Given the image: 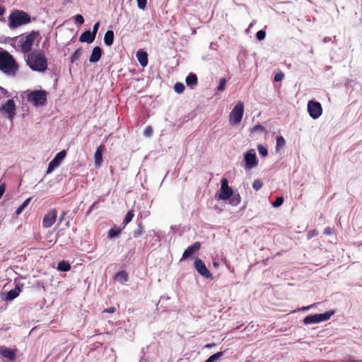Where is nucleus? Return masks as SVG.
Returning a JSON list of instances; mask_svg holds the SVG:
<instances>
[{"label":"nucleus","mask_w":362,"mask_h":362,"mask_svg":"<svg viewBox=\"0 0 362 362\" xmlns=\"http://www.w3.org/2000/svg\"><path fill=\"white\" fill-rule=\"evenodd\" d=\"M136 58L140 65L145 67L148 64V54L144 51H138L136 53Z\"/></svg>","instance_id":"obj_23"},{"label":"nucleus","mask_w":362,"mask_h":362,"mask_svg":"<svg viewBox=\"0 0 362 362\" xmlns=\"http://www.w3.org/2000/svg\"><path fill=\"white\" fill-rule=\"evenodd\" d=\"M255 36L259 41L264 40L266 37V32L264 30H260L257 32Z\"/></svg>","instance_id":"obj_41"},{"label":"nucleus","mask_w":362,"mask_h":362,"mask_svg":"<svg viewBox=\"0 0 362 362\" xmlns=\"http://www.w3.org/2000/svg\"><path fill=\"white\" fill-rule=\"evenodd\" d=\"M284 78V74L282 71L278 72L274 75V80L276 82L281 81Z\"/></svg>","instance_id":"obj_45"},{"label":"nucleus","mask_w":362,"mask_h":362,"mask_svg":"<svg viewBox=\"0 0 362 362\" xmlns=\"http://www.w3.org/2000/svg\"><path fill=\"white\" fill-rule=\"evenodd\" d=\"M114 279L119 283L124 284L129 280L128 273L125 270H121L115 274Z\"/></svg>","instance_id":"obj_21"},{"label":"nucleus","mask_w":362,"mask_h":362,"mask_svg":"<svg viewBox=\"0 0 362 362\" xmlns=\"http://www.w3.org/2000/svg\"><path fill=\"white\" fill-rule=\"evenodd\" d=\"M14 284H15L14 289L16 291H18V293L20 294V293L22 291V289H23V288L24 286V284L18 281L17 279L14 280Z\"/></svg>","instance_id":"obj_40"},{"label":"nucleus","mask_w":362,"mask_h":362,"mask_svg":"<svg viewBox=\"0 0 362 362\" xmlns=\"http://www.w3.org/2000/svg\"><path fill=\"white\" fill-rule=\"evenodd\" d=\"M257 150H258L259 153L261 156H262L263 157H265L268 155L267 148L262 144H259L257 146Z\"/></svg>","instance_id":"obj_35"},{"label":"nucleus","mask_w":362,"mask_h":362,"mask_svg":"<svg viewBox=\"0 0 362 362\" xmlns=\"http://www.w3.org/2000/svg\"><path fill=\"white\" fill-rule=\"evenodd\" d=\"M286 144V141L282 136H279L276 137V151L278 152L281 148H282Z\"/></svg>","instance_id":"obj_32"},{"label":"nucleus","mask_w":362,"mask_h":362,"mask_svg":"<svg viewBox=\"0 0 362 362\" xmlns=\"http://www.w3.org/2000/svg\"><path fill=\"white\" fill-rule=\"evenodd\" d=\"M334 313V310H330L323 313L308 315L303 318V322L305 325L317 324L325 322L329 320Z\"/></svg>","instance_id":"obj_5"},{"label":"nucleus","mask_w":362,"mask_h":362,"mask_svg":"<svg viewBox=\"0 0 362 362\" xmlns=\"http://www.w3.org/2000/svg\"><path fill=\"white\" fill-rule=\"evenodd\" d=\"M134 216V214L133 210L128 211V212L125 215V217L122 222V225H123L122 228H124L128 223H129L132 221Z\"/></svg>","instance_id":"obj_28"},{"label":"nucleus","mask_w":362,"mask_h":362,"mask_svg":"<svg viewBox=\"0 0 362 362\" xmlns=\"http://www.w3.org/2000/svg\"><path fill=\"white\" fill-rule=\"evenodd\" d=\"M256 23V21L253 20L249 25L247 29L246 30L247 32L249 31V30L254 26V25Z\"/></svg>","instance_id":"obj_57"},{"label":"nucleus","mask_w":362,"mask_h":362,"mask_svg":"<svg viewBox=\"0 0 362 362\" xmlns=\"http://www.w3.org/2000/svg\"><path fill=\"white\" fill-rule=\"evenodd\" d=\"M18 68L13 56L0 47V71L7 76L14 77Z\"/></svg>","instance_id":"obj_1"},{"label":"nucleus","mask_w":362,"mask_h":362,"mask_svg":"<svg viewBox=\"0 0 362 362\" xmlns=\"http://www.w3.org/2000/svg\"><path fill=\"white\" fill-rule=\"evenodd\" d=\"M234 191L231 187L228 185V181L226 178L223 177L221 180V188L218 194V199L228 201L233 196Z\"/></svg>","instance_id":"obj_11"},{"label":"nucleus","mask_w":362,"mask_h":362,"mask_svg":"<svg viewBox=\"0 0 362 362\" xmlns=\"http://www.w3.org/2000/svg\"><path fill=\"white\" fill-rule=\"evenodd\" d=\"M284 203V197H277L275 201H274L272 204V206L274 208H278L281 206Z\"/></svg>","instance_id":"obj_38"},{"label":"nucleus","mask_w":362,"mask_h":362,"mask_svg":"<svg viewBox=\"0 0 362 362\" xmlns=\"http://www.w3.org/2000/svg\"><path fill=\"white\" fill-rule=\"evenodd\" d=\"M116 309L115 307H110L103 310V313H114L115 312Z\"/></svg>","instance_id":"obj_52"},{"label":"nucleus","mask_w":362,"mask_h":362,"mask_svg":"<svg viewBox=\"0 0 362 362\" xmlns=\"http://www.w3.org/2000/svg\"><path fill=\"white\" fill-rule=\"evenodd\" d=\"M185 83L187 86L191 89L194 88V87L197 86L198 83V78L197 75L192 72L189 73L185 78Z\"/></svg>","instance_id":"obj_19"},{"label":"nucleus","mask_w":362,"mask_h":362,"mask_svg":"<svg viewBox=\"0 0 362 362\" xmlns=\"http://www.w3.org/2000/svg\"><path fill=\"white\" fill-rule=\"evenodd\" d=\"M201 247V243L199 242H195L192 245L187 247V249L185 250L182 259H187L189 257L194 255Z\"/></svg>","instance_id":"obj_15"},{"label":"nucleus","mask_w":362,"mask_h":362,"mask_svg":"<svg viewBox=\"0 0 362 362\" xmlns=\"http://www.w3.org/2000/svg\"><path fill=\"white\" fill-rule=\"evenodd\" d=\"M5 11H6L5 8L3 6L0 5V16L4 15V13H5Z\"/></svg>","instance_id":"obj_59"},{"label":"nucleus","mask_w":362,"mask_h":362,"mask_svg":"<svg viewBox=\"0 0 362 362\" xmlns=\"http://www.w3.org/2000/svg\"><path fill=\"white\" fill-rule=\"evenodd\" d=\"M19 296L18 291L14 288L2 293V299L5 301H11Z\"/></svg>","instance_id":"obj_22"},{"label":"nucleus","mask_w":362,"mask_h":362,"mask_svg":"<svg viewBox=\"0 0 362 362\" xmlns=\"http://www.w3.org/2000/svg\"><path fill=\"white\" fill-rule=\"evenodd\" d=\"M0 95H1V98L2 97H4V98H10L11 97L10 93L6 88H4V87H2L1 86H0Z\"/></svg>","instance_id":"obj_43"},{"label":"nucleus","mask_w":362,"mask_h":362,"mask_svg":"<svg viewBox=\"0 0 362 362\" xmlns=\"http://www.w3.org/2000/svg\"><path fill=\"white\" fill-rule=\"evenodd\" d=\"M211 344H207V345L206 346V347H208V348H209V347H211Z\"/></svg>","instance_id":"obj_63"},{"label":"nucleus","mask_w":362,"mask_h":362,"mask_svg":"<svg viewBox=\"0 0 362 362\" xmlns=\"http://www.w3.org/2000/svg\"><path fill=\"white\" fill-rule=\"evenodd\" d=\"M82 54V48L79 47L76 49L72 55L70 57V62L71 64L74 63L76 60H78Z\"/></svg>","instance_id":"obj_31"},{"label":"nucleus","mask_w":362,"mask_h":362,"mask_svg":"<svg viewBox=\"0 0 362 362\" xmlns=\"http://www.w3.org/2000/svg\"><path fill=\"white\" fill-rule=\"evenodd\" d=\"M185 89V85L182 83L177 82L174 86V90L177 93H182Z\"/></svg>","instance_id":"obj_34"},{"label":"nucleus","mask_w":362,"mask_h":362,"mask_svg":"<svg viewBox=\"0 0 362 362\" xmlns=\"http://www.w3.org/2000/svg\"><path fill=\"white\" fill-rule=\"evenodd\" d=\"M114 38H115V34H114L113 30H107L106 33H105V36H104L105 44L108 47L112 46L114 42Z\"/></svg>","instance_id":"obj_24"},{"label":"nucleus","mask_w":362,"mask_h":362,"mask_svg":"<svg viewBox=\"0 0 362 362\" xmlns=\"http://www.w3.org/2000/svg\"><path fill=\"white\" fill-rule=\"evenodd\" d=\"M215 46H216V43L211 42V43L210 44L209 48H210L211 49H216V48H215Z\"/></svg>","instance_id":"obj_60"},{"label":"nucleus","mask_w":362,"mask_h":362,"mask_svg":"<svg viewBox=\"0 0 362 362\" xmlns=\"http://www.w3.org/2000/svg\"><path fill=\"white\" fill-rule=\"evenodd\" d=\"M0 354L10 361H14L16 358L15 351L6 346H0Z\"/></svg>","instance_id":"obj_17"},{"label":"nucleus","mask_w":362,"mask_h":362,"mask_svg":"<svg viewBox=\"0 0 362 362\" xmlns=\"http://www.w3.org/2000/svg\"><path fill=\"white\" fill-rule=\"evenodd\" d=\"M74 19L76 23L82 25L84 23V18L81 14H76L74 16Z\"/></svg>","instance_id":"obj_42"},{"label":"nucleus","mask_w":362,"mask_h":362,"mask_svg":"<svg viewBox=\"0 0 362 362\" xmlns=\"http://www.w3.org/2000/svg\"><path fill=\"white\" fill-rule=\"evenodd\" d=\"M100 27V21H97L93 26L92 33L96 36Z\"/></svg>","instance_id":"obj_48"},{"label":"nucleus","mask_w":362,"mask_h":362,"mask_svg":"<svg viewBox=\"0 0 362 362\" xmlns=\"http://www.w3.org/2000/svg\"><path fill=\"white\" fill-rule=\"evenodd\" d=\"M322 41L324 43H327V42L332 41V37H324Z\"/></svg>","instance_id":"obj_58"},{"label":"nucleus","mask_w":362,"mask_h":362,"mask_svg":"<svg viewBox=\"0 0 362 362\" xmlns=\"http://www.w3.org/2000/svg\"><path fill=\"white\" fill-rule=\"evenodd\" d=\"M310 54H313V53H314V51H313V48H311V49H310Z\"/></svg>","instance_id":"obj_62"},{"label":"nucleus","mask_w":362,"mask_h":362,"mask_svg":"<svg viewBox=\"0 0 362 362\" xmlns=\"http://www.w3.org/2000/svg\"><path fill=\"white\" fill-rule=\"evenodd\" d=\"M317 235V233L315 230H313L308 232V238L310 239Z\"/></svg>","instance_id":"obj_50"},{"label":"nucleus","mask_w":362,"mask_h":362,"mask_svg":"<svg viewBox=\"0 0 362 362\" xmlns=\"http://www.w3.org/2000/svg\"><path fill=\"white\" fill-rule=\"evenodd\" d=\"M32 199V197H28L27 198L18 208L16 210V215H19L21 214L23 210L25 209V207L28 206V205L29 204V203L30 202Z\"/></svg>","instance_id":"obj_30"},{"label":"nucleus","mask_w":362,"mask_h":362,"mask_svg":"<svg viewBox=\"0 0 362 362\" xmlns=\"http://www.w3.org/2000/svg\"><path fill=\"white\" fill-rule=\"evenodd\" d=\"M332 231H333L332 228L327 227V228H325L324 233L325 235H330L332 234Z\"/></svg>","instance_id":"obj_53"},{"label":"nucleus","mask_w":362,"mask_h":362,"mask_svg":"<svg viewBox=\"0 0 362 362\" xmlns=\"http://www.w3.org/2000/svg\"><path fill=\"white\" fill-rule=\"evenodd\" d=\"M263 186V182L259 179H256L252 183V187L255 190H259Z\"/></svg>","instance_id":"obj_37"},{"label":"nucleus","mask_w":362,"mask_h":362,"mask_svg":"<svg viewBox=\"0 0 362 362\" xmlns=\"http://www.w3.org/2000/svg\"><path fill=\"white\" fill-rule=\"evenodd\" d=\"M25 62L33 71L42 73L47 69V59L41 51L34 50L28 53Z\"/></svg>","instance_id":"obj_2"},{"label":"nucleus","mask_w":362,"mask_h":362,"mask_svg":"<svg viewBox=\"0 0 362 362\" xmlns=\"http://www.w3.org/2000/svg\"><path fill=\"white\" fill-rule=\"evenodd\" d=\"M244 114V103L239 101L230 113L229 121L233 125H237L242 121Z\"/></svg>","instance_id":"obj_6"},{"label":"nucleus","mask_w":362,"mask_h":362,"mask_svg":"<svg viewBox=\"0 0 362 362\" xmlns=\"http://www.w3.org/2000/svg\"><path fill=\"white\" fill-rule=\"evenodd\" d=\"M57 217V209H52L44 216L42 219V226L45 228H50L56 221Z\"/></svg>","instance_id":"obj_14"},{"label":"nucleus","mask_w":362,"mask_h":362,"mask_svg":"<svg viewBox=\"0 0 362 362\" xmlns=\"http://www.w3.org/2000/svg\"><path fill=\"white\" fill-rule=\"evenodd\" d=\"M223 356V352L218 351L210 356L204 362H215Z\"/></svg>","instance_id":"obj_33"},{"label":"nucleus","mask_w":362,"mask_h":362,"mask_svg":"<svg viewBox=\"0 0 362 362\" xmlns=\"http://www.w3.org/2000/svg\"><path fill=\"white\" fill-rule=\"evenodd\" d=\"M307 110L313 119H318L323 112L321 103L315 100H310L308 102Z\"/></svg>","instance_id":"obj_9"},{"label":"nucleus","mask_w":362,"mask_h":362,"mask_svg":"<svg viewBox=\"0 0 362 362\" xmlns=\"http://www.w3.org/2000/svg\"><path fill=\"white\" fill-rule=\"evenodd\" d=\"M31 22L30 15L21 10H13L8 16V25L11 29L17 28Z\"/></svg>","instance_id":"obj_3"},{"label":"nucleus","mask_w":362,"mask_h":362,"mask_svg":"<svg viewBox=\"0 0 362 362\" xmlns=\"http://www.w3.org/2000/svg\"><path fill=\"white\" fill-rule=\"evenodd\" d=\"M226 78L225 77H223L221 78H220L219 80V83H218V86L217 87V90L218 91H223L225 88H226Z\"/></svg>","instance_id":"obj_36"},{"label":"nucleus","mask_w":362,"mask_h":362,"mask_svg":"<svg viewBox=\"0 0 362 362\" xmlns=\"http://www.w3.org/2000/svg\"><path fill=\"white\" fill-rule=\"evenodd\" d=\"M213 267L214 268H218L219 267V264L218 262L216 261H213Z\"/></svg>","instance_id":"obj_61"},{"label":"nucleus","mask_w":362,"mask_h":362,"mask_svg":"<svg viewBox=\"0 0 362 362\" xmlns=\"http://www.w3.org/2000/svg\"><path fill=\"white\" fill-rule=\"evenodd\" d=\"M98 202H99V201L98 200V201L95 202L93 204H92L89 206V208H88V209L87 213H88H88H90V211L94 209L95 206Z\"/></svg>","instance_id":"obj_55"},{"label":"nucleus","mask_w":362,"mask_h":362,"mask_svg":"<svg viewBox=\"0 0 362 362\" xmlns=\"http://www.w3.org/2000/svg\"><path fill=\"white\" fill-rule=\"evenodd\" d=\"M136 1L139 9L144 10L146 8L147 0H136Z\"/></svg>","instance_id":"obj_44"},{"label":"nucleus","mask_w":362,"mask_h":362,"mask_svg":"<svg viewBox=\"0 0 362 362\" xmlns=\"http://www.w3.org/2000/svg\"><path fill=\"white\" fill-rule=\"evenodd\" d=\"M265 131V129L264 127L261 125V124H257L255 125L252 129V132H264Z\"/></svg>","instance_id":"obj_47"},{"label":"nucleus","mask_w":362,"mask_h":362,"mask_svg":"<svg viewBox=\"0 0 362 362\" xmlns=\"http://www.w3.org/2000/svg\"><path fill=\"white\" fill-rule=\"evenodd\" d=\"M153 134V129L151 126H147L144 132V134L145 136L149 137Z\"/></svg>","instance_id":"obj_46"},{"label":"nucleus","mask_w":362,"mask_h":362,"mask_svg":"<svg viewBox=\"0 0 362 362\" xmlns=\"http://www.w3.org/2000/svg\"><path fill=\"white\" fill-rule=\"evenodd\" d=\"M95 37L96 36L94 35L90 30H86L80 35L79 41L81 42H87L88 44H90L95 40Z\"/></svg>","instance_id":"obj_18"},{"label":"nucleus","mask_w":362,"mask_h":362,"mask_svg":"<svg viewBox=\"0 0 362 362\" xmlns=\"http://www.w3.org/2000/svg\"><path fill=\"white\" fill-rule=\"evenodd\" d=\"M221 262L225 264V266L226 267V268L230 272H234V269L233 267L230 265V262L226 259V257H223L221 258Z\"/></svg>","instance_id":"obj_39"},{"label":"nucleus","mask_w":362,"mask_h":362,"mask_svg":"<svg viewBox=\"0 0 362 362\" xmlns=\"http://www.w3.org/2000/svg\"><path fill=\"white\" fill-rule=\"evenodd\" d=\"M105 149L103 144H100L97 148L94 153L95 164L96 165H100L103 162V154Z\"/></svg>","instance_id":"obj_20"},{"label":"nucleus","mask_w":362,"mask_h":362,"mask_svg":"<svg viewBox=\"0 0 362 362\" xmlns=\"http://www.w3.org/2000/svg\"><path fill=\"white\" fill-rule=\"evenodd\" d=\"M122 230V228H117V227L111 228L108 230L107 238L109 239H113V238L118 237L119 235V234L121 233Z\"/></svg>","instance_id":"obj_25"},{"label":"nucleus","mask_w":362,"mask_h":362,"mask_svg":"<svg viewBox=\"0 0 362 362\" xmlns=\"http://www.w3.org/2000/svg\"><path fill=\"white\" fill-rule=\"evenodd\" d=\"M66 156V151L65 150H62L58 152L54 158L49 163L48 167L46 171V174L52 173L56 168H57L62 161L65 159Z\"/></svg>","instance_id":"obj_13"},{"label":"nucleus","mask_w":362,"mask_h":362,"mask_svg":"<svg viewBox=\"0 0 362 362\" xmlns=\"http://www.w3.org/2000/svg\"><path fill=\"white\" fill-rule=\"evenodd\" d=\"M66 214H67L66 211H62V214L59 216V220H58L59 223H61L63 221V220L64 219V217L66 215Z\"/></svg>","instance_id":"obj_54"},{"label":"nucleus","mask_w":362,"mask_h":362,"mask_svg":"<svg viewBox=\"0 0 362 362\" xmlns=\"http://www.w3.org/2000/svg\"><path fill=\"white\" fill-rule=\"evenodd\" d=\"M245 362H250V361H245Z\"/></svg>","instance_id":"obj_64"},{"label":"nucleus","mask_w":362,"mask_h":362,"mask_svg":"<svg viewBox=\"0 0 362 362\" xmlns=\"http://www.w3.org/2000/svg\"><path fill=\"white\" fill-rule=\"evenodd\" d=\"M245 162V169L251 170L255 168L258 164V159L255 149L247 151L243 156Z\"/></svg>","instance_id":"obj_10"},{"label":"nucleus","mask_w":362,"mask_h":362,"mask_svg":"<svg viewBox=\"0 0 362 362\" xmlns=\"http://www.w3.org/2000/svg\"><path fill=\"white\" fill-rule=\"evenodd\" d=\"M0 113L4 115L9 120H13L16 114V105L13 99H8L0 106Z\"/></svg>","instance_id":"obj_7"},{"label":"nucleus","mask_w":362,"mask_h":362,"mask_svg":"<svg viewBox=\"0 0 362 362\" xmlns=\"http://www.w3.org/2000/svg\"><path fill=\"white\" fill-rule=\"evenodd\" d=\"M27 100L35 107L43 106L47 101V93L45 90H34L26 91Z\"/></svg>","instance_id":"obj_4"},{"label":"nucleus","mask_w":362,"mask_h":362,"mask_svg":"<svg viewBox=\"0 0 362 362\" xmlns=\"http://www.w3.org/2000/svg\"><path fill=\"white\" fill-rule=\"evenodd\" d=\"M39 35V32L35 30L28 33L25 36V40L19 45L21 52L24 54L31 52L34 41Z\"/></svg>","instance_id":"obj_8"},{"label":"nucleus","mask_w":362,"mask_h":362,"mask_svg":"<svg viewBox=\"0 0 362 362\" xmlns=\"http://www.w3.org/2000/svg\"><path fill=\"white\" fill-rule=\"evenodd\" d=\"M6 189V185L4 183L0 184V199L2 197Z\"/></svg>","instance_id":"obj_51"},{"label":"nucleus","mask_w":362,"mask_h":362,"mask_svg":"<svg viewBox=\"0 0 362 362\" xmlns=\"http://www.w3.org/2000/svg\"><path fill=\"white\" fill-rule=\"evenodd\" d=\"M194 117V115L193 114H189L187 116H185L184 117H182V122L184 123V122H186L189 120H191Z\"/></svg>","instance_id":"obj_49"},{"label":"nucleus","mask_w":362,"mask_h":362,"mask_svg":"<svg viewBox=\"0 0 362 362\" xmlns=\"http://www.w3.org/2000/svg\"><path fill=\"white\" fill-rule=\"evenodd\" d=\"M103 49L99 46H95L93 48L90 56L89 57V62L92 64L97 63L103 55Z\"/></svg>","instance_id":"obj_16"},{"label":"nucleus","mask_w":362,"mask_h":362,"mask_svg":"<svg viewBox=\"0 0 362 362\" xmlns=\"http://www.w3.org/2000/svg\"><path fill=\"white\" fill-rule=\"evenodd\" d=\"M137 229L133 232V236L135 238L140 237L144 232V226L141 221H137Z\"/></svg>","instance_id":"obj_29"},{"label":"nucleus","mask_w":362,"mask_h":362,"mask_svg":"<svg viewBox=\"0 0 362 362\" xmlns=\"http://www.w3.org/2000/svg\"><path fill=\"white\" fill-rule=\"evenodd\" d=\"M57 269L60 272H66L71 269V265L68 262L62 260L58 263Z\"/></svg>","instance_id":"obj_26"},{"label":"nucleus","mask_w":362,"mask_h":362,"mask_svg":"<svg viewBox=\"0 0 362 362\" xmlns=\"http://www.w3.org/2000/svg\"><path fill=\"white\" fill-rule=\"evenodd\" d=\"M194 266L196 271L204 279L212 280L214 279L212 274L206 267L205 263L199 257H197L194 262Z\"/></svg>","instance_id":"obj_12"},{"label":"nucleus","mask_w":362,"mask_h":362,"mask_svg":"<svg viewBox=\"0 0 362 362\" xmlns=\"http://www.w3.org/2000/svg\"><path fill=\"white\" fill-rule=\"evenodd\" d=\"M230 204L232 206H238L240 202H241V197L239 193H235L233 192V196L230 198L228 200Z\"/></svg>","instance_id":"obj_27"},{"label":"nucleus","mask_w":362,"mask_h":362,"mask_svg":"<svg viewBox=\"0 0 362 362\" xmlns=\"http://www.w3.org/2000/svg\"><path fill=\"white\" fill-rule=\"evenodd\" d=\"M314 305H315V304H312V305H308V306H304V307H302L301 308H300L299 310H303V311L308 310L311 308H313Z\"/></svg>","instance_id":"obj_56"}]
</instances>
